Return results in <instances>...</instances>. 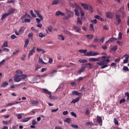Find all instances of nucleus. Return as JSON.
<instances>
[{
    "label": "nucleus",
    "mask_w": 129,
    "mask_h": 129,
    "mask_svg": "<svg viewBox=\"0 0 129 129\" xmlns=\"http://www.w3.org/2000/svg\"><path fill=\"white\" fill-rule=\"evenodd\" d=\"M110 56H108L107 57L105 56H102L101 57H99L98 58L91 57L89 58V62H97L96 64L99 65V66H101V69H104L106 67H108V63L110 60H109Z\"/></svg>",
    "instance_id": "1"
},
{
    "label": "nucleus",
    "mask_w": 129,
    "mask_h": 129,
    "mask_svg": "<svg viewBox=\"0 0 129 129\" xmlns=\"http://www.w3.org/2000/svg\"><path fill=\"white\" fill-rule=\"evenodd\" d=\"M81 5L83 8H84V10H86L87 11H89L90 10V12L91 13H93V8L91 6H88L87 4L85 3H81Z\"/></svg>",
    "instance_id": "2"
},
{
    "label": "nucleus",
    "mask_w": 129,
    "mask_h": 129,
    "mask_svg": "<svg viewBox=\"0 0 129 129\" xmlns=\"http://www.w3.org/2000/svg\"><path fill=\"white\" fill-rule=\"evenodd\" d=\"M118 13H120V14L122 15V18H123V19H124L126 17V13L124 11V7L120 8L118 10Z\"/></svg>",
    "instance_id": "3"
},
{
    "label": "nucleus",
    "mask_w": 129,
    "mask_h": 129,
    "mask_svg": "<svg viewBox=\"0 0 129 129\" xmlns=\"http://www.w3.org/2000/svg\"><path fill=\"white\" fill-rule=\"evenodd\" d=\"M98 55H99V53H98L97 52L92 51H88L87 52V53L85 54L86 56H97Z\"/></svg>",
    "instance_id": "4"
},
{
    "label": "nucleus",
    "mask_w": 129,
    "mask_h": 129,
    "mask_svg": "<svg viewBox=\"0 0 129 129\" xmlns=\"http://www.w3.org/2000/svg\"><path fill=\"white\" fill-rule=\"evenodd\" d=\"M42 91L43 92V93H45L46 94L49 95V98L50 99H54V97H52V95H51V92L49 91V90H47L46 89H42Z\"/></svg>",
    "instance_id": "5"
},
{
    "label": "nucleus",
    "mask_w": 129,
    "mask_h": 129,
    "mask_svg": "<svg viewBox=\"0 0 129 129\" xmlns=\"http://www.w3.org/2000/svg\"><path fill=\"white\" fill-rule=\"evenodd\" d=\"M66 12H67L69 17L73 18V17H74V13L72 11L69 10V9H66Z\"/></svg>",
    "instance_id": "6"
},
{
    "label": "nucleus",
    "mask_w": 129,
    "mask_h": 129,
    "mask_svg": "<svg viewBox=\"0 0 129 129\" xmlns=\"http://www.w3.org/2000/svg\"><path fill=\"white\" fill-rule=\"evenodd\" d=\"M69 5L70 6H71V8H73V9L76 8L77 9L79 10L81 8L78 6V4H77V3L73 4L72 3H70Z\"/></svg>",
    "instance_id": "7"
},
{
    "label": "nucleus",
    "mask_w": 129,
    "mask_h": 129,
    "mask_svg": "<svg viewBox=\"0 0 129 129\" xmlns=\"http://www.w3.org/2000/svg\"><path fill=\"white\" fill-rule=\"evenodd\" d=\"M35 51H36V48L35 47H33L32 49L29 51L28 53V59H30V56H33L34 55V53H35Z\"/></svg>",
    "instance_id": "8"
},
{
    "label": "nucleus",
    "mask_w": 129,
    "mask_h": 129,
    "mask_svg": "<svg viewBox=\"0 0 129 129\" xmlns=\"http://www.w3.org/2000/svg\"><path fill=\"white\" fill-rule=\"evenodd\" d=\"M105 15L107 19H112L114 16L113 13L111 12H106Z\"/></svg>",
    "instance_id": "9"
},
{
    "label": "nucleus",
    "mask_w": 129,
    "mask_h": 129,
    "mask_svg": "<svg viewBox=\"0 0 129 129\" xmlns=\"http://www.w3.org/2000/svg\"><path fill=\"white\" fill-rule=\"evenodd\" d=\"M20 75H16L14 76V81L15 82H20L21 81V78H20Z\"/></svg>",
    "instance_id": "10"
},
{
    "label": "nucleus",
    "mask_w": 129,
    "mask_h": 129,
    "mask_svg": "<svg viewBox=\"0 0 129 129\" xmlns=\"http://www.w3.org/2000/svg\"><path fill=\"white\" fill-rule=\"evenodd\" d=\"M115 18L118 23V24H120L121 23V20L120 19V15H115Z\"/></svg>",
    "instance_id": "11"
},
{
    "label": "nucleus",
    "mask_w": 129,
    "mask_h": 129,
    "mask_svg": "<svg viewBox=\"0 0 129 129\" xmlns=\"http://www.w3.org/2000/svg\"><path fill=\"white\" fill-rule=\"evenodd\" d=\"M117 40V38L115 37H111L109 39V40L107 41H106L105 44H107L108 43H112L113 41H116Z\"/></svg>",
    "instance_id": "12"
},
{
    "label": "nucleus",
    "mask_w": 129,
    "mask_h": 129,
    "mask_svg": "<svg viewBox=\"0 0 129 129\" xmlns=\"http://www.w3.org/2000/svg\"><path fill=\"white\" fill-rule=\"evenodd\" d=\"M15 12H16V9L11 8L9 10L8 13H7V14H8L9 16H10V15H13V14H14Z\"/></svg>",
    "instance_id": "13"
},
{
    "label": "nucleus",
    "mask_w": 129,
    "mask_h": 129,
    "mask_svg": "<svg viewBox=\"0 0 129 129\" xmlns=\"http://www.w3.org/2000/svg\"><path fill=\"white\" fill-rule=\"evenodd\" d=\"M124 57H125V59L123 60V64H126V63L128 62L129 55L128 54H125Z\"/></svg>",
    "instance_id": "14"
},
{
    "label": "nucleus",
    "mask_w": 129,
    "mask_h": 129,
    "mask_svg": "<svg viewBox=\"0 0 129 129\" xmlns=\"http://www.w3.org/2000/svg\"><path fill=\"white\" fill-rule=\"evenodd\" d=\"M55 16H56V17H59V16L64 17L65 16V14L63 12H61V11H58L56 12Z\"/></svg>",
    "instance_id": "15"
},
{
    "label": "nucleus",
    "mask_w": 129,
    "mask_h": 129,
    "mask_svg": "<svg viewBox=\"0 0 129 129\" xmlns=\"http://www.w3.org/2000/svg\"><path fill=\"white\" fill-rule=\"evenodd\" d=\"M73 28L74 29V30H76V32H77V33H80V30H81L80 27L74 26L73 27Z\"/></svg>",
    "instance_id": "16"
},
{
    "label": "nucleus",
    "mask_w": 129,
    "mask_h": 129,
    "mask_svg": "<svg viewBox=\"0 0 129 129\" xmlns=\"http://www.w3.org/2000/svg\"><path fill=\"white\" fill-rule=\"evenodd\" d=\"M97 122L98 123H102V118L100 116H97Z\"/></svg>",
    "instance_id": "17"
},
{
    "label": "nucleus",
    "mask_w": 129,
    "mask_h": 129,
    "mask_svg": "<svg viewBox=\"0 0 129 129\" xmlns=\"http://www.w3.org/2000/svg\"><path fill=\"white\" fill-rule=\"evenodd\" d=\"M25 30H26V28L24 27H21L19 31V34H20V35H23Z\"/></svg>",
    "instance_id": "18"
},
{
    "label": "nucleus",
    "mask_w": 129,
    "mask_h": 129,
    "mask_svg": "<svg viewBox=\"0 0 129 129\" xmlns=\"http://www.w3.org/2000/svg\"><path fill=\"white\" fill-rule=\"evenodd\" d=\"M72 94L73 95H77V96H80L82 95V93L78 92L77 91H74L72 92Z\"/></svg>",
    "instance_id": "19"
},
{
    "label": "nucleus",
    "mask_w": 129,
    "mask_h": 129,
    "mask_svg": "<svg viewBox=\"0 0 129 129\" xmlns=\"http://www.w3.org/2000/svg\"><path fill=\"white\" fill-rule=\"evenodd\" d=\"M116 50H117V46L115 45L113 47L110 48L109 51L110 52H112V51L113 52H116Z\"/></svg>",
    "instance_id": "20"
},
{
    "label": "nucleus",
    "mask_w": 129,
    "mask_h": 129,
    "mask_svg": "<svg viewBox=\"0 0 129 129\" xmlns=\"http://www.w3.org/2000/svg\"><path fill=\"white\" fill-rule=\"evenodd\" d=\"M30 102L32 105H38L39 104V101L38 100L30 101Z\"/></svg>",
    "instance_id": "21"
},
{
    "label": "nucleus",
    "mask_w": 129,
    "mask_h": 129,
    "mask_svg": "<svg viewBox=\"0 0 129 129\" xmlns=\"http://www.w3.org/2000/svg\"><path fill=\"white\" fill-rule=\"evenodd\" d=\"M90 31H91V32H95V29H94V26L93 25V24H90Z\"/></svg>",
    "instance_id": "22"
},
{
    "label": "nucleus",
    "mask_w": 129,
    "mask_h": 129,
    "mask_svg": "<svg viewBox=\"0 0 129 129\" xmlns=\"http://www.w3.org/2000/svg\"><path fill=\"white\" fill-rule=\"evenodd\" d=\"M95 19H97V20H99V21H101V22H104V20H103V18L100 17L99 15H96L95 16Z\"/></svg>",
    "instance_id": "23"
},
{
    "label": "nucleus",
    "mask_w": 129,
    "mask_h": 129,
    "mask_svg": "<svg viewBox=\"0 0 129 129\" xmlns=\"http://www.w3.org/2000/svg\"><path fill=\"white\" fill-rule=\"evenodd\" d=\"M31 119V117L24 118L22 120V122H26L27 121H29Z\"/></svg>",
    "instance_id": "24"
},
{
    "label": "nucleus",
    "mask_w": 129,
    "mask_h": 129,
    "mask_svg": "<svg viewBox=\"0 0 129 129\" xmlns=\"http://www.w3.org/2000/svg\"><path fill=\"white\" fill-rule=\"evenodd\" d=\"M79 99H80V97H78L76 99H73L71 103H76V102H78L79 101Z\"/></svg>",
    "instance_id": "25"
},
{
    "label": "nucleus",
    "mask_w": 129,
    "mask_h": 129,
    "mask_svg": "<svg viewBox=\"0 0 129 129\" xmlns=\"http://www.w3.org/2000/svg\"><path fill=\"white\" fill-rule=\"evenodd\" d=\"M79 52V53H84V56H86L85 54H87V50L86 49H80Z\"/></svg>",
    "instance_id": "26"
},
{
    "label": "nucleus",
    "mask_w": 129,
    "mask_h": 129,
    "mask_svg": "<svg viewBox=\"0 0 129 129\" xmlns=\"http://www.w3.org/2000/svg\"><path fill=\"white\" fill-rule=\"evenodd\" d=\"M86 37L89 39V40H92L93 39L94 35L91 34H87L86 35Z\"/></svg>",
    "instance_id": "27"
},
{
    "label": "nucleus",
    "mask_w": 129,
    "mask_h": 129,
    "mask_svg": "<svg viewBox=\"0 0 129 129\" xmlns=\"http://www.w3.org/2000/svg\"><path fill=\"white\" fill-rule=\"evenodd\" d=\"M63 33H65L67 35H69V36H73V34L68 30H64Z\"/></svg>",
    "instance_id": "28"
},
{
    "label": "nucleus",
    "mask_w": 129,
    "mask_h": 129,
    "mask_svg": "<svg viewBox=\"0 0 129 129\" xmlns=\"http://www.w3.org/2000/svg\"><path fill=\"white\" fill-rule=\"evenodd\" d=\"M29 42H30V40H29L28 39H26L25 41V44H24V48H27L28 47V45H29Z\"/></svg>",
    "instance_id": "29"
},
{
    "label": "nucleus",
    "mask_w": 129,
    "mask_h": 129,
    "mask_svg": "<svg viewBox=\"0 0 129 129\" xmlns=\"http://www.w3.org/2000/svg\"><path fill=\"white\" fill-rule=\"evenodd\" d=\"M78 10H79V9H74V12H75V15H76V16H77V17H79V16H80V14L79 13V11H78Z\"/></svg>",
    "instance_id": "30"
},
{
    "label": "nucleus",
    "mask_w": 129,
    "mask_h": 129,
    "mask_svg": "<svg viewBox=\"0 0 129 129\" xmlns=\"http://www.w3.org/2000/svg\"><path fill=\"white\" fill-rule=\"evenodd\" d=\"M20 77H21L22 79H26V78H28V75L26 74H23V75H20Z\"/></svg>",
    "instance_id": "31"
},
{
    "label": "nucleus",
    "mask_w": 129,
    "mask_h": 129,
    "mask_svg": "<svg viewBox=\"0 0 129 129\" xmlns=\"http://www.w3.org/2000/svg\"><path fill=\"white\" fill-rule=\"evenodd\" d=\"M9 14L8 13H5L4 14H3L2 16V18H1V20H5V19L7 17H8Z\"/></svg>",
    "instance_id": "32"
},
{
    "label": "nucleus",
    "mask_w": 129,
    "mask_h": 129,
    "mask_svg": "<svg viewBox=\"0 0 129 129\" xmlns=\"http://www.w3.org/2000/svg\"><path fill=\"white\" fill-rule=\"evenodd\" d=\"M84 71H85V69L84 68V67H83V68L81 69L80 70H79L78 71V74H81V73L82 72H84Z\"/></svg>",
    "instance_id": "33"
},
{
    "label": "nucleus",
    "mask_w": 129,
    "mask_h": 129,
    "mask_svg": "<svg viewBox=\"0 0 129 129\" xmlns=\"http://www.w3.org/2000/svg\"><path fill=\"white\" fill-rule=\"evenodd\" d=\"M8 85H9V83L7 82H4L2 85L1 87L6 88L7 87V86H8Z\"/></svg>",
    "instance_id": "34"
},
{
    "label": "nucleus",
    "mask_w": 129,
    "mask_h": 129,
    "mask_svg": "<svg viewBox=\"0 0 129 129\" xmlns=\"http://www.w3.org/2000/svg\"><path fill=\"white\" fill-rule=\"evenodd\" d=\"M79 11H80V13L81 14V16H84V15L85 14V13L84 12H83V10H82V8H80L79 9Z\"/></svg>",
    "instance_id": "35"
},
{
    "label": "nucleus",
    "mask_w": 129,
    "mask_h": 129,
    "mask_svg": "<svg viewBox=\"0 0 129 129\" xmlns=\"http://www.w3.org/2000/svg\"><path fill=\"white\" fill-rule=\"evenodd\" d=\"M77 24L82 25V20H81L79 17L77 18Z\"/></svg>",
    "instance_id": "36"
},
{
    "label": "nucleus",
    "mask_w": 129,
    "mask_h": 129,
    "mask_svg": "<svg viewBox=\"0 0 129 129\" xmlns=\"http://www.w3.org/2000/svg\"><path fill=\"white\" fill-rule=\"evenodd\" d=\"M59 4V0H54L53 2L52 3L51 5L52 6H54L55 5H58Z\"/></svg>",
    "instance_id": "37"
},
{
    "label": "nucleus",
    "mask_w": 129,
    "mask_h": 129,
    "mask_svg": "<svg viewBox=\"0 0 129 129\" xmlns=\"http://www.w3.org/2000/svg\"><path fill=\"white\" fill-rule=\"evenodd\" d=\"M64 122H67V123H70V122H71V118H67L64 120Z\"/></svg>",
    "instance_id": "38"
},
{
    "label": "nucleus",
    "mask_w": 129,
    "mask_h": 129,
    "mask_svg": "<svg viewBox=\"0 0 129 129\" xmlns=\"http://www.w3.org/2000/svg\"><path fill=\"white\" fill-rule=\"evenodd\" d=\"M30 14L31 15L32 17H33V18H36V17H37V15L34 14V12L32 10H30Z\"/></svg>",
    "instance_id": "39"
},
{
    "label": "nucleus",
    "mask_w": 129,
    "mask_h": 129,
    "mask_svg": "<svg viewBox=\"0 0 129 129\" xmlns=\"http://www.w3.org/2000/svg\"><path fill=\"white\" fill-rule=\"evenodd\" d=\"M8 46H9L8 41H5L4 42L3 45H2V48H4V47H8Z\"/></svg>",
    "instance_id": "40"
},
{
    "label": "nucleus",
    "mask_w": 129,
    "mask_h": 129,
    "mask_svg": "<svg viewBox=\"0 0 129 129\" xmlns=\"http://www.w3.org/2000/svg\"><path fill=\"white\" fill-rule=\"evenodd\" d=\"M79 62L80 63H87V60H86V59H79Z\"/></svg>",
    "instance_id": "41"
},
{
    "label": "nucleus",
    "mask_w": 129,
    "mask_h": 129,
    "mask_svg": "<svg viewBox=\"0 0 129 129\" xmlns=\"http://www.w3.org/2000/svg\"><path fill=\"white\" fill-rule=\"evenodd\" d=\"M122 69H123V71H127V72H129V69L126 66L123 67Z\"/></svg>",
    "instance_id": "42"
},
{
    "label": "nucleus",
    "mask_w": 129,
    "mask_h": 129,
    "mask_svg": "<svg viewBox=\"0 0 129 129\" xmlns=\"http://www.w3.org/2000/svg\"><path fill=\"white\" fill-rule=\"evenodd\" d=\"M30 22H31V19H25L24 21H23L22 23H30Z\"/></svg>",
    "instance_id": "43"
},
{
    "label": "nucleus",
    "mask_w": 129,
    "mask_h": 129,
    "mask_svg": "<svg viewBox=\"0 0 129 129\" xmlns=\"http://www.w3.org/2000/svg\"><path fill=\"white\" fill-rule=\"evenodd\" d=\"M19 52H20V50H15L13 52L12 56H15V55H16V54H18L19 53Z\"/></svg>",
    "instance_id": "44"
},
{
    "label": "nucleus",
    "mask_w": 129,
    "mask_h": 129,
    "mask_svg": "<svg viewBox=\"0 0 129 129\" xmlns=\"http://www.w3.org/2000/svg\"><path fill=\"white\" fill-rule=\"evenodd\" d=\"M92 124H93L92 122H87L85 123V125L87 126H88V125H92Z\"/></svg>",
    "instance_id": "45"
},
{
    "label": "nucleus",
    "mask_w": 129,
    "mask_h": 129,
    "mask_svg": "<svg viewBox=\"0 0 129 129\" xmlns=\"http://www.w3.org/2000/svg\"><path fill=\"white\" fill-rule=\"evenodd\" d=\"M28 37L31 39V40H33V33H30L28 34Z\"/></svg>",
    "instance_id": "46"
},
{
    "label": "nucleus",
    "mask_w": 129,
    "mask_h": 129,
    "mask_svg": "<svg viewBox=\"0 0 129 129\" xmlns=\"http://www.w3.org/2000/svg\"><path fill=\"white\" fill-rule=\"evenodd\" d=\"M71 126L72 127H73V128H78L79 127L78 125H76L74 124H72Z\"/></svg>",
    "instance_id": "47"
},
{
    "label": "nucleus",
    "mask_w": 129,
    "mask_h": 129,
    "mask_svg": "<svg viewBox=\"0 0 129 129\" xmlns=\"http://www.w3.org/2000/svg\"><path fill=\"white\" fill-rule=\"evenodd\" d=\"M122 38V33L121 32H119L118 34V39L119 40H121Z\"/></svg>",
    "instance_id": "48"
},
{
    "label": "nucleus",
    "mask_w": 129,
    "mask_h": 129,
    "mask_svg": "<svg viewBox=\"0 0 129 129\" xmlns=\"http://www.w3.org/2000/svg\"><path fill=\"white\" fill-rule=\"evenodd\" d=\"M85 65H88L89 68H92L93 67V65L91 63H85Z\"/></svg>",
    "instance_id": "49"
},
{
    "label": "nucleus",
    "mask_w": 129,
    "mask_h": 129,
    "mask_svg": "<svg viewBox=\"0 0 129 129\" xmlns=\"http://www.w3.org/2000/svg\"><path fill=\"white\" fill-rule=\"evenodd\" d=\"M71 115H72V116H74V117H77V115H76V113L74 112H71Z\"/></svg>",
    "instance_id": "50"
},
{
    "label": "nucleus",
    "mask_w": 129,
    "mask_h": 129,
    "mask_svg": "<svg viewBox=\"0 0 129 129\" xmlns=\"http://www.w3.org/2000/svg\"><path fill=\"white\" fill-rule=\"evenodd\" d=\"M40 68H41V67L39 66L38 64H37L35 67L34 71H37V70H38V69H40Z\"/></svg>",
    "instance_id": "51"
},
{
    "label": "nucleus",
    "mask_w": 129,
    "mask_h": 129,
    "mask_svg": "<svg viewBox=\"0 0 129 129\" xmlns=\"http://www.w3.org/2000/svg\"><path fill=\"white\" fill-rule=\"evenodd\" d=\"M91 23H93V24H94L95 25L96 24H97V20L96 19H94L93 20L91 21Z\"/></svg>",
    "instance_id": "52"
},
{
    "label": "nucleus",
    "mask_w": 129,
    "mask_h": 129,
    "mask_svg": "<svg viewBox=\"0 0 129 129\" xmlns=\"http://www.w3.org/2000/svg\"><path fill=\"white\" fill-rule=\"evenodd\" d=\"M103 28L104 29V30H105L106 31H108V30H109V28L106 25H104L103 27Z\"/></svg>",
    "instance_id": "53"
},
{
    "label": "nucleus",
    "mask_w": 129,
    "mask_h": 129,
    "mask_svg": "<svg viewBox=\"0 0 129 129\" xmlns=\"http://www.w3.org/2000/svg\"><path fill=\"white\" fill-rule=\"evenodd\" d=\"M39 38H44L45 37V35L43 34L42 33H39Z\"/></svg>",
    "instance_id": "54"
},
{
    "label": "nucleus",
    "mask_w": 129,
    "mask_h": 129,
    "mask_svg": "<svg viewBox=\"0 0 129 129\" xmlns=\"http://www.w3.org/2000/svg\"><path fill=\"white\" fill-rule=\"evenodd\" d=\"M32 125H36L37 124V121L36 120H33L32 122Z\"/></svg>",
    "instance_id": "55"
},
{
    "label": "nucleus",
    "mask_w": 129,
    "mask_h": 129,
    "mask_svg": "<svg viewBox=\"0 0 129 129\" xmlns=\"http://www.w3.org/2000/svg\"><path fill=\"white\" fill-rule=\"evenodd\" d=\"M123 102H125V99H122L119 101L120 104H121V103H123Z\"/></svg>",
    "instance_id": "56"
},
{
    "label": "nucleus",
    "mask_w": 129,
    "mask_h": 129,
    "mask_svg": "<svg viewBox=\"0 0 129 129\" xmlns=\"http://www.w3.org/2000/svg\"><path fill=\"white\" fill-rule=\"evenodd\" d=\"M16 38H17V36L15 34L12 35L11 36V38L12 39V40H15Z\"/></svg>",
    "instance_id": "57"
},
{
    "label": "nucleus",
    "mask_w": 129,
    "mask_h": 129,
    "mask_svg": "<svg viewBox=\"0 0 129 129\" xmlns=\"http://www.w3.org/2000/svg\"><path fill=\"white\" fill-rule=\"evenodd\" d=\"M47 29H48V30L49 31V32H52V29H53V26H50L48 27L47 28Z\"/></svg>",
    "instance_id": "58"
},
{
    "label": "nucleus",
    "mask_w": 129,
    "mask_h": 129,
    "mask_svg": "<svg viewBox=\"0 0 129 129\" xmlns=\"http://www.w3.org/2000/svg\"><path fill=\"white\" fill-rule=\"evenodd\" d=\"M114 122L115 124L118 125V121H117L116 120V118H114Z\"/></svg>",
    "instance_id": "59"
},
{
    "label": "nucleus",
    "mask_w": 129,
    "mask_h": 129,
    "mask_svg": "<svg viewBox=\"0 0 129 129\" xmlns=\"http://www.w3.org/2000/svg\"><path fill=\"white\" fill-rule=\"evenodd\" d=\"M3 51L4 52H10V49L7 48H4L3 50Z\"/></svg>",
    "instance_id": "60"
},
{
    "label": "nucleus",
    "mask_w": 129,
    "mask_h": 129,
    "mask_svg": "<svg viewBox=\"0 0 129 129\" xmlns=\"http://www.w3.org/2000/svg\"><path fill=\"white\" fill-rule=\"evenodd\" d=\"M16 73L17 74H23V71H22L21 70H17L16 72Z\"/></svg>",
    "instance_id": "61"
},
{
    "label": "nucleus",
    "mask_w": 129,
    "mask_h": 129,
    "mask_svg": "<svg viewBox=\"0 0 129 129\" xmlns=\"http://www.w3.org/2000/svg\"><path fill=\"white\" fill-rule=\"evenodd\" d=\"M37 17H38V18H39L41 21H43L44 18H43V16H42L40 14L37 15Z\"/></svg>",
    "instance_id": "62"
},
{
    "label": "nucleus",
    "mask_w": 129,
    "mask_h": 129,
    "mask_svg": "<svg viewBox=\"0 0 129 129\" xmlns=\"http://www.w3.org/2000/svg\"><path fill=\"white\" fill-rule=\"evenodd\" d=\"M83 79H84V78L82 77H79V78L78 79V81L79 82H80V81H82V80H83Z\"/></svg>",
    "instance_id": "63"
},
{
    "label": "nucleus",
    "mask_w": 129,
    "mask_h": 129,
    "mask_svg": "<svg viewBox=\"0 0 129 129\" xmlns=\"http://www.w3.org/2000/svg\"><path fill=\"white\" fill-rule=\"evenodd\" d=\"M125 96H127V100H129V93L127 92L125 94Z\"/></svg>",
    "instance_id": "64"
}]
</instances>
